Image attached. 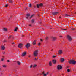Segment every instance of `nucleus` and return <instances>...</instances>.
Returning a JSON list of instances; mask_svg holds the SVG:
<instances>
[{
	"mask_svg": "<svg viewBox=\"0 0 76 76\" xmlns=\"http://www.w3.org/2000/svg\"><path fill=\"white\" fill-rule=\"evenodd\" d=\"M69 63L70 64H76V61H75L74 60H71L69 61Z\"/></svg>",
	"mask_w": 76,
	"mask_h": 76,
	"instance_id": "obj_1",
	"label": "nucleus"
},
{
	"mask_svg": "<svg viewBox=\"0 0 76 76\" xmlns=\"http://www.w3.org/2000/svg\"><path fill=\"white\" fill-rule=\"evenodd\" d=\"M38 54V50H36L34 52L33 54L34 56L37 57Z\"/></svg>",
	"mask_w": 76,
	"mask_h": 76,
	"instance_id": "obj_2",
	"label": "nucleus"
},
{
	"mask_svg": "<svg viewBox=\"0 0 76 76\" xmlns=\"http://www.w3.org/2000/svg\"><path fill=\"white\" fill-rule=\"evenodd\" d=\"M67 38L68 39L69 41H71L72 40V39L71 36H69V35H67Z\"/></svg>",
	"mask_w": 76,
	"mask_h": 76,
	"instance_id": "obj_3",
	"label": "nucleus"
},
{
	"mask_svg": "<svg viewBox=\"0 0 76 76\" xmlns=\"http://www.w3.org/2000/svg\"><path fill=\"white\" fill-rule=\"evenodd\" d=\"M57 68L58 70H60V69H61L62 68V66L61 65H58L57 66Z\"/></svg>",
	"mask_w": 76,
	"mask_h": 76,
	"instance_id": "obj_4",
	"label": "nucleus"
},
{
	"mask_svg": "<svg viewBox=\"0 0 76 76\" xmlns=\"http://www.w3.org/2000/svg\"><path fill=\"white\" fill-rule=\"evenodd\" d=\"M22 46H23V44L20 43L19 44L18 47V48H21L22 47Z\"/></svg>",
	"mask_w": 76,
	"mask_h": 76,
	"instance_id": "obj_5",
	"label": "nucleus"
},
{
	"mask_svg": "<svg viewBox=\"0 0 76 76\" xmlns=\"http://www.w3.org/2000/svg\"><path fill=\"white\" fill-rule=\"evenodd\" d=\"M58 13V12H53L52 13V15H57Z\"/></svg>",
	"mask_w": 76,
	"mask_h": 76,
	"instance_id": "obj_6",
	"label": "nucleus"
},
{
	"mask_svg": "<svg viewBox=\"0 0 76 76\" xmlns=\"http://www.w3.org/2000/svg\"><path fill=\"white\" fill-rule=\"evenodd\" d=\"M43 4H41L39 5L38 4L37 5V8H39V6H43Z\"/></svg>",
	"mask_w": 76,
	"mask_h": 76,
	"instance_id": "obj_7",
	"label": "nucleus"
},
{
	"mask_svg": "<svg viewBox=\"0 0 76 76\" xmlns=\"http://www.w3.org/2000/svg\"><path fill=\"white\" fill-rule=\"evenodd\" d=\"M30 16V14H26V19H28V18H29V16Z\"/></svg>",
	"mask_w": 76,
	"mask_h": 76,
	"instance_id": "obj_8",
	"label": "nucleus"
},
{
	"mask_svg": "<svg viewBox=\"0 0 76 76\" xmlns=\"http://www.w3.org/2000/svg\"><path fill=\"white\" fill-rule=\"evenodd\" d=\"M26 54V52H24L22 54V57L25 56Z\"/></svg>",
	"mask_w": 76,
	"mask_h": 76,
	"instance_id": "obj_9",
	"label": "nucleus"
},
{
	"mask_svg": "<svg viewBox=\"0 0 76 76\" xmlns=\"http://www.w3.org/2000/svg\"><path fill=\"white\" fill-rule=\"evenodd\" d=\"M1 50H4L5 49V47L3 46H2L1 47Z\"/></svg>",
	"mask_w": 76,
	"mask_h": 76,
	"instance_id": "obj_10",
	"label": "nucleus"
},
{
	"mask_svg": "<svg viewBox=\"0 0 76 76\" xmlns=\"http://www.w3.org/2000/svg\"><path fill=\"white\" fill-rule=\"evenodd\" d=\"M30 45H30V44L28 43L27 44V45H26V48H29V47Z\"/></svg>",
	"mask_w": 76,
	"mask_h": 76,
	"instance_id": "obj_11",
	"label": "nucleus"
},
{
	"mask_svg": "<svg viewBox=\"0 0 76 76\" xmlns=\"http://www.w3.org/2000/svg\"><path fill=\"white\" fill-rule=\"evenodd\" d=\"M52 39L53 41H56V38L54 37H52Z\"/></svg>",
	"mask_w": 76,
	"mask_h": 76,
	"instance_id": "obj_12",
	"label": "nucleus"
},
{
	"mask_svg": "<svg viewBox=\"0 0 76 76\" xmlns=\"http://www.w3.org/2000/svg\"><path fill=\"white\" fill-rule=\"evenodd\" d=\"M60 61L61 62H63L64 61V59L63 58H61L60 59Z\"/></svg>",
	"mask_w": 76,
	"mask_h": 76,
	"instance_id": "obj_13",
	"label": "nucleus"
},
{
	"mask_svg": "<svg viewBox=\"0 0 76 76\" xmlns=\"http://www.w3.org/2000/svg\"><path fill=\"white\" fill-rule=\"evenodd\" d=\"M58 53L60 54H62V51L61 50H59L58 51Z\"/></svg>",
	"mask_w": 76,
	"mask_h": 76,
	"instance_id": "obj_14",
	"label": "nucleus"
},
{
	"mask_svg": "<svg viewBox=\"0 0 76 76\" xmlns=\"http://www.w3.org/2000/svg\"><path fill=\"white\" fill-rule=\"evenodd\" d=\"M49 66H52V63H51V61H50L49 63Z\"/></svg>",
	"mask_w": 76,
	"mask_h": 76,
	"instance_id": "obj_15",
	"label": "nucleus"
},
{
	"mask_svg": "<svg viewBox=\"0 0 76 76\" xmlns=\"http://www.w3.org/2000/svg\"><path fill=\"white\" fill-rule=\"evenodd\" d=\"M52 62L53 63H54V64H55V63H56V60H53L52 61Z\"/></svg>",
	"mask_w": 76,
	"mask_h": 76,
	"instance_id": "obj_16",
	"label": "nucleus"
},
{
	"mask_svg": "<svg viewBox=\"0 0 76 76\" xmlns=\"http://www.w3.org/2000/svg\"><path fill=\"white\" fill-rule=\"evenodd\" d=\"M35 22V20L34 19H32L31 20V22L32 23H34V22Z\"/></svg>",
	"mask_w": 76,
	"mask_h": 76,
	"instance_id": "obj_17",
	"label": "nucleus"
},
{
	"mask_svg": "<svg viewBox=\"0 0 76 76\" xmlns=\"http://www.w3.org/2000/svg\"><path fill=\"white\" fill-rule=\"evenodd\" d=\"M18 29V27H15V28H14V31H15V32L17 31V29Z\"/></svg>",
	"mask_w": 76,
	"mask_h": 76,
	"instance_id": "obj_18",
	"label": "nucleus"
},
{
	"mask_svg": "<svg viewBox=\"0 0 76 76\" xmlns=\"http://www.w3.org/2000/svg\"><path fill=\"white\" fill-rule=\"evenodd\" d=\"M3 30L4 31H7V29L6 28H4Z\"/></svg>",
	"mask_w": 76,
	"mask_h": 76,
	"instance_id": "obj_19",
	"label": "nucleus"
},
{
	"mask_svg": "<svg viewBox=\"0 0 76 76\" xmlns=\"http://www.w3.org/2000/svg\"><path fill=\"white\" fill-rule=\"evenodd\" d=\"M33 45H35L36 44V40H34L33 43Z\"/></svg>",
	"mask_w": 76,
	"mask_h": 76,
	"instance_id": "obj_20",
	"label": "nucleus"
},
{
	"mask_svg": "<svg viewBox=\"0 0 76 76\" xmlns=\"http://www.w3.org/2000/svg\"><path fill=\"white\" fill-rule=\"evenodd\" d=\"M8 1L9 2H10V3H13V1H12V0H8Z\"/></svg>",
	"mask_w": 76,
	"mask_h": 76,
	"instance_id": "obj_21",
	"label": "nucleus"
},
{
	"mask_svg": "<svg viewBox=\"0 0 76 76\" xmlns=\"http://www.w3.org/2000/svg\"><path fill=\"white\" fill-rule=\"evenodd\" d=\"M17 63L18 65H20V62L19 61H17Z\"/></svg>",
	"mask_w": 76,
	"mask_h": 76,
	"instance_id": "obj_22",
	"label": "nucleus"
},
{
	"mask_svg": "<svg viewBox=\"0 0 76 76\" xmlns=\"http://www.w3.org/2000/svg\"><path fill=\"white\" fill-rule=\"evenodd\" d=\"M2 66L3 67H4V68H6V65H3Z\"/></svg>",
	"mask_w": 76,
	"mask_h": 76,
	"instance_id": "obj_23",
	"label": "nucleus"
},
{
	"mask_svg": "<svg viewBox=\"0 0 76 76\" xmlns=\"http://www.w3.org/2000/svg\"><path fill=\"white\" fill-rule=\"evenodd\" d=\"M31 6H32V4H29V7H31Z\"/></svg>",
	"mask_w": 76,
	"mask_h": 76,
	"instance_id": "obj_24",
	"label": "nucleus"
},
{
	"mask_svg": "<svg viewBox=\"0 0 76 76\" xmlns=\"http://www.w3.org/2000/svg\"><path fill=\"white\" fill-rule=\"evenodd\" d=\"M65 16H70V15H67V14H66L65 15Z\"/></svg>",
	"mask_w": 76,
	"mask_h": 76,
	"instance_id": "obj_25",
	"label": "nucleus"
},
{
	"mask_svg": "<svg viewBox=\"0 0 76 76\" xmlns=\"http://www.w3.org/2000/svg\"><path fill=\"white\" fill-rule=\"evenodd\" d=\"M67 72H70V70L69 69H68L67 70Z\"/></svg>",
	"mask_w": 76,
	"mask_h": 76,
	"instance_id": "obj_26",
	"label": "nucleus"
},
{
	"mask_svg": "<svg viewBox=\"0 0 76 76\" xmlns=\"http://www.w3.org/2000/svg\"><path fill=\"white\" fill-rule=\"evenodd\" d=\"M8 6V4L5 5V7H7V6Z\"/></svg>",
	"mask_w": 76,
	"mask_h": 76,
	"instance_id": "obj_27",
	"label": "nucleus"
},
{
	"mask_svg": "<svg viewBox=\"0 0 76 76\" xmlns=\"http://www.w3.org/2000/svg\"><path fill=\"white\" fill-rule=\"evenodd\" d=\"M34 15H32L30 17V18L31 19V18H32V16H34Z\"/></svg>",
	"mask_w": 76,
	"mask_h": 76,
	"instance_id": "obj_28",
	"label": "nucleus"
},
{
	"mask_svg": "<svg viewBox=\"0 0 76 76\" xmlns=\"http://www.w3.org/2000/svg\"><path fill=\"white\" fill-rule=\"evenodd\" d=\"M37 66V65H34L33 66V67H35Z\"/></svg>",
	"mask_w": 76,
	"mask_h": 76,
	"instance_id": "obj_29",
	"label": "nucleus"
},
{
	"mask_svg": "<svg viewBox=\"0 0 76 76\" xmlns=\"http://www.w3.org/2000/svg\"><path fill=\"white\" fill-rule=\"evenodd\" d=\"M56 57V56H53V58H55V57Z\"/></svg>",
	"mask_w": 76,
	"mask_h": 76,
	"instance_id": "obj_30",
	"label": "nucleus"
},
{
	"mask_svg": "<svg viewBox=\"0 0 76 76\" xmlns=\"http://www.w3.org/2000/svg\"><path fill=\"white\" fill-rule=\"evenodd\" d=\"M44 76H47V74H45L44 75H43Z\"/></svg>",
	"mask_w": 76,
	"mask_h": 76,
	"instance_id": "obj_31",
	"label": "nucleus"
},
{
	"mask_svg": "<svg viewBox=\"0 0 76 76\" xmlns=\"http://www.w3.org/2000/svg\"><path fill=\"white\" fill-rule=\"evenodd\" d=\"M48 39V37H46V40H47V39Z\"/></svg>",
	"mask_w": 76,
	"mask_h": 76,
	"instance_id": "obj_32",
	"label": "nucleus"
},
{
	"mask_svg": "<svg viewBox=\"0 0 76 76\" xmlns=\"http://www.w3.org/2000/svg\"><path fill=\"white\" fill-rule=\"evenodd\" d=\"M4 60V59L3 58L1 59V61H3Z\"/></svg>",
	"mask_w": 76,
	"mask_h": 76,
	"instance_id": "obj_33",
	"label": "nucleus"
},
{
	"mask_svg": "<svg viewBox=\"0 0 76 76\" xmlns=\"http://www.w3.org/2000/svg\"><path fill=\"white\" fill-rule=\"evenodd\" d=\"M71 29H72V30H75V28H71Z\"/></svg>",
	"mask_w": 76,
	"mask_h": 76,
	"instance_id": "obj_34",
	"label": "nucleus"
},
{
	"mask_svg": "<svg viewBox=\"0 0 76 76\" xmlns=\"http://www.w3.org/2000/svg\"><path fill=\"white\" fill-rule=\"evenodd\" d=\"M61 29H63V30H65L66 31V30H67L66 29H62V28H61Z\"/></svg>",
	"mask_w": 76,
	"mask_h": 76,
	"instance_id": "obj_35",
	"label": "nucleus"
},
{
	"mask_svg": "<svg viewBox=\"0 0 76 76\" xmlns=\"http://www.w3.org/2000/svg\"><path fill=\"white\" fill-rule=\"evenodd\" d=\"M32 65H31L30 66V68H32Z\"/></svg>",
	"mask_w": 76,
	"mask_h": 76,
	"instance_id": "obj_36",
	"label": "nucleus"
},
{
	"mask_svg": "<svg viewBox=\"0 0 76 76\" xmlns=\"http://www.w3.org/2000/svg\"><path fill=\"white\" fill-rule=\"evenodd\" d=\"M10 38H11V36H10L9 37H8V39H10Z\"/></svg>",
	"mask_w": 76,
	"mask_h": 76,
	"instance_id": "obj_37",
	"label": "nucleus"
},
{
	"mask_svg": "<svg viewBox=\"0 0 76 76\" xmlns=\"http://www.w3.org/2000/svg\"><path fill=\"white\" fill-rule=\"evenodd\" d=\"M40 44H41V43H39L38 44V45L39 46L40 45Z\"/></svg>",
	"mask_w": 76,
	"mask_h": 76,
	"instance_id": "obj_38",
	"label": "nucleus"
},
{
	"mask_svg": "<svg viewBox=\"0 0 76 76\" xmlns=\"http://www.w3.org/2000/svg\"><path fill=\"white\" fill-rule=\"evenodd\" d=\"M3 53V54H5V52H2Z\"/></svg>",
	"mask_w": 76,
	"mask_h": 76,
	"instance_id": "obj_39",
	"label": "nucleus"
},
{
	"mask_svg": "<svg viewBox=\"0 0 76 76\" xmlns=\"http://www.w3.org/2000/svg\"><path fill=\"white\" fill-rule=\"evenodd\" d=\"M29 26H32V25L31 24L29 25Z\"/></svg>",
	"mask_w": 76,
	"mask_h": 76,
	"instance_id": "obj_40",
	"label": "nucleus"
},
{
	"mask_svg": "<svg viewBox=\"0 0 76 76\" xmlns=\"http://www.w3.org/2000/svg\"><path fill=\"white\" fill-rule=\"evenodd\" d=\"M7 62H10V60H7Z\"/></svg>",
	"mask_w": 76,
	"mask_h": 76,
	"instance_id": "obj_41",
	"label": "nucleus"
},
{
	"mask_svg": "<svg viewBox=\"0 0 76 76\" xmlns=\"http://www.w3.org/2000/svg\"><path fill=\"white\" fill-rule=\"evenodd\" d=\"M42 74H43V75H44L45 74H44V72H43L42 73Z\"/></svg>",
	"mask_w": 76,
	"mask_h": 76,
	"instance_id": "obj_42",
	"label": "nucleus"
},
{
	"mask_svg": "<svg viewBox=\"0 0 76 76\" xmlns=\"http://www.w3.org/2000/svg\"><path fill=\"white\" fill-rule=\"evenodd\" d=\"M34 60H38V59L35 58Z\"/></svg>",
	"mask_w": 76,
	"mask_h": 76,
	"instance_id": "obj_43",
	"label": "nucleus"
},
{
	"mask_svg": "<svg viewBox=\"0 0 76 76\" xmlns=\"http://www.w3.org/2000/svg\"><path fill=\"white\" fill-rule=\"evenodd\" d=\"M62 37H63L61 36H60V38H62Z\"/></svg>",
	"mask_w": 76,
	"mask_h": 76,
	"instance_id": "obj_44",
	"label": "nucleus"
},
{
	"mask_svg": "<svg viewBox=\"0 0 76 76\" xmlns=\"http://www.w3.org/2000/svg\"><path fill=\"white\" fill-rule=\"evenodd\" d=\"M39 23L40 24H41V22H39Z\"/></svg>",
	"mask_w": 76,
	"mask_h": 76,
	"instance_id": "obj_45",
	"label": "nucleus"
},
{
	"mask_svg": "<svg viewBox=\"0 0 76 76\" xmlns=\"http://www.w3.org/2000/svg\"><path fill=\"white\" fill-rule=\"evenodd\" d=\"M28 57L30 58L31 57V56L30 55H29L28 56Z\"/></svg>",
	"mask_w": 76,
	"mask_h": 76,
	"instance_id": "obj_46",
	"label": "nucleus"
},
{
	"mask_svg": "<svg viewBox=\"0 0 76 76\" xmlns=\"http://www.w3.org/2000/svg\"><path fill=\"white\" fill-rule=\"evenodd\" d=\"M46 74H47V75H48V72H47V73H46Z\"/></svg>",
	"mask_w": 76,
	"mask_h": 76,
	"instance_id": "obj_47",
	"label": "nucleus"
},
{
	"mask_svg": "<svg viewBox=\"0 0 76 76\" xmlns=\"http://www.w3.org/2000/svg\"><path fill=\"white\" fill-rule=\"evenodd\" d=\"M40 40L41 41H42V40L40 39Z\"/></svg>",
	"mask_w": 76,
	"mask_h": 76,
	"instance_id": "obj_48",
	"label": "nucleus"
},
{
	"mask_svg": "<svg viewBox=\"0 0 76 76\" xmlns=\"http://www.w3.org/2000/svg\"><path fill=\"white\" fill-rule=\"evenodd\" d=\"M15 44V43H14V42L13 43H12V44Z\"/></svg>",
	"mask_w": 76,
	"mask_h": 76,
	"instance_id": "obj_49",
	"label": "nucleus"
},
{
	"mask_svg": "<svg viewBox=\"0 0 76 76\" xmlns=\"http://www.w3.org/2000/svg\"><path fill=\"white\" fill-rule=\"evenodd\" d=\"M4 42H5L6 41H4Z\"/></svg>",
	"mask_w": 76,
	"mask_h": 76,
	"instance_id": "obj_50",
	"label": "nucleus"
},
{
	"mask_svg": "<svg viewBox=\"0 0 76 76\" xmlns=\"http://www.w3.org/2000/svg\"><path fill=\"white\" fill-rule=\"evenodd\" d=\"M1 70V68H0V70Z\"/></svg>",
	"mask_w": 76,
	"mask_h": 76,
	"instance_id": "obj_51",
	"label": "nucleus"
},
{
	"mask_svg": "<svg viewBox=\"0 0 76 76\" xmlns=\"http://www.w3.org/2000/svg\"><path fill=\"white\" fill-rule=\"evenodd\" d=\"M34 7L35 8V7H35V6H34Z\"/></svg>",
	"mask_w": 76,
	"mask_h": 76,
	"instance_id": "obj_52",
	"label": "nucleus"
},
{
	"mask_svg": "<svg viewBox=\"0 0 76 76\" xmlns=\"http://www.w3.org/2000/svg\"><path fill=\"white\" fill-rule=\"evenodd\" d=\"M62 75H63V76H64V74H62Z\"/></svg>",
	"mask_w": 76,
	"mask_h": 76,
	"instance_id": "obj_53",
	"label": "nucleus"
},
{
	"mask_svg": "<svg viewBox=\"0 0 76 76\" xmlns=\"http://www.w3.org/2000/svg\"><path fill=\"white\" fill-rule=\"evenodd\" d=\"M27 9V8H26V9H25V10H26Z\"/></svg>",
	"mask_w": 76,
	"mask_h": 76,
	"instance_id": "obj_54",
	"label": "nucleus"
},
{
	"mask_svg": "<svg viewBox=\"0 0 76 76\" xmlns=\"http://www.w3.org/2000/svg\"><path fill=\"white\" fill-rule=\"evenodd\" d=\"M59 18H61V17H59Z\"/></svg>",
	"mask_w": 76,
	"mask_h": 76,
	"instance_id": "obj_55",
	"label": "nucleus"
},
{
	"mask_svg": "<svg viewBox=\"0 0 76 76\" xmlns=\"http://www.w3.org/2000/svg\"><path fill=\"white\" fill-rule=\"evenodd\" d=\"M51 51H53V50H51Z\"/></svg>",
	"mask_w": 76,
	"mask_h": 76,
	"instance_id": "obj_56",
	"label": "nucleus"
},
{
	"mask_svg": "<svg viewBox=\"0 0 76 76\" xmlns=\"http://www.w3.org/2000/svg\"><path fill=\"white\" fill-rule=\"evenodd\" d=\"M1 74H2V73H1Z\"/></svg>",
	"mask_w": 76,
	"mask_h": 76,
	"instance_id": "obj_57",
	"label": "nucleus"
}]
</instances>
